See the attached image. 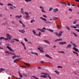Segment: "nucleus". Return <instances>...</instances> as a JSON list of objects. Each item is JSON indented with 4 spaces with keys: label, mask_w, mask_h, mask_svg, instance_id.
Returning a JSON list of instances; mask_svg holds the SVG:
<instances>
[{
    "label": "nucleus",
    "mask_w": 79,
    "mask_h": 79,
    "mask_svg": "<svg viewBox=\"0 0 79 79\" xmlns=\"http://www.w3.org/2000/svg\"><path fill=\"white\" fill-rule=\"evenodd\" d=\"M0 40H2V39H5V38L3 37H1L0 38Z\"/></svg>",
    "instance_id": "58836bf2"
},
{
    "label": "nucleus",
    "mask_w": 79,
    "mask_h": 79,
    "mask_svg": "<svg viewBox=\"0 0 79 79\" xmlns=\"http://www.w3.org/2000/svg\"><path fill=\"white\" fill-rule=\"evenodd\" d=\"M6 37L7 38H8V40H10L11 39V35L8 33L6 34Z\"/></svg>",
    "instance_id": "f03ea898"
},
{
    "label": "nucleus",
    "mask_w": 79,
    "mask_h": 79,
    "mask_svg": "<svg viewBox=\"0 0 79 79\" xmlns=\"http://www.w3.org/2000/svg\"><path fill=\"white\" fill-rule=\"evenodd\" d=\"M58 52L60 53H64V52L63 51H62V52L59 51Z\"/></svg>",
    "instance_id": "c03bdc74"
},
{
    "label": "nucleus",
    "mask_w": 79,
    "mask_h": 79,
    "mask_svg": "<svg viewBox=\"0 0 79 79\" xmlns=\"http://www.w3.org/2000/svg\"><path fill=\"white\" fill-rule=\"evenodd\" d=\"M55 73H56V74H59L60 73L58 71H55Z\"/></svg>",
    "instance_id": "c756f323"
},
{
    "label": "nucleus",
    "mask_w": 79,
    "mask_h": 79,
    "mask_svg": "<svg viewBox=\"0 0 79 79\" xmlns=\"http://www.w3.org/2000/svg\"><path fill=\"white\" fill-rule=\"evenodd\" d=\"M19 76L20 77H23V75H22V74H21V73H20V74H19Z\"/></svg>",
    "instance_id": "79ce46f5"
},
{
    "label": "nucleus",
    "mask_w": 79,
    "mask_h": 79,
    "mask_svg": "<svg viewBox=\"0 0 79 79\" xmlns=\"http://www.w3.org/2000/svg\"><path fill=\"white\" fill-rule=\"evenodd\" d=\"M33 22H35V20H32L31 21V23H32Z\"/></svg>",
    "instance_id": "c9c22d12"
},
{
    "label": "nucleus",
    "mask_w": 79,
    "mask_h": 79,
    "mask_svg": "<svg viewBox=\"0 0 79 79\" xmlns=\"http://www.w3.org/2000/svg\"><path fill=\"white\" fill-rule=\"evenodd\" d=\"M72 34H74L75 37H77V36H78V35L74 32Z\"/></svg>",
    "instance_id": "4be33fe9"
},
{
    "label": "nucleus",
    "mask_w": 79,
    "mask_h": 79,
    "mask_svg": "<svg viewBox=\"0 0 79 79\" xmlns=\"http://www.w3.org/2000/svg\"><path fill=\"white\" fill-rule=\"evenodd\" d=\"M59 45H64L66 44V42H60L59 43Z\"/></svg>",
    "instance_id": "423d86ee"
},
{
    "label": "nucleus",
    "mask_w": 79,
    "mask_h": 79,
    "mask_svg": "<svg viewBox=\"0 0 79 79\" xmlns=\"http://www.w3.org/2000/svg\"><path fill=\"white\" fill-rule=\"evenodd\" d=\"M62 32H60L58 34V35L59 37H61V34H62Z\"/></svg>",
    "instance_id": "aec40b11"
},
{
    "label": "nucleus",
    "mask_w": 79,
    "mask_h": 79,
    "mask_svg": "<svg viewBox=\"0 0 79 79\" xmlns=\"http://www.w3.org/2000/svg\"><path fill=\"white\" fill-rule=\"evenodd\" d=\"M58 68H61V69H62L63 68V67L61 66H58V67H57Z\"/></svg>",
    "instance_id": "a19ab883"
},
{
    "label": "nucleus",
    "mask_w": 79,
    "mask_h": 79,
    "mask_svg": "<svg viewBox=\"0 0 79 79\" xmlns=\"http://www.w3.org/2000/svg\"><path fill=\"white\" fill-rule=\"evenodd\" d=\"M10 8L11 10H13V7L11 6H10Z\"/></svg>",
    "instance_id": "8fccbe9b"
},
{
    "label": "nucleus",
    "mask_w": 79,
    "mask_h": 79,
    "mask_svg": "<svg viewBox=\"0 0 79 79\" xmlns=\"http://www.w3.org/2000/svg\"><path fill=\"white\" fill-rule=\"evenodd\" d=\"M24 64L25 65H26V66H27L28 67H29V66H31V65H30V64H29L25 63Z\"/></svg>",
    "instance_id": "9d476101"
},
{
    "label": "nucleus",
    "mask_w": 79,
    "mask_h": 79,
    "mask_svg": "<svg viewBox=\"0 0 79 79\" xmlns=\"http://www.w3.org/2000/svg\"><path fill=\"white\" fill-rule=\"evenodd\" d=\"M70 47H71V44H69L67 46V48H70Z\"/></svg>",
    "instance_id": "dca6fc26"
},
{
    "label": "nucleus",
    "mask_w": 79,
    "mask_h": 79,
    "mask_svg": "<svg viewBox=\"0 0 79 79\" xmlns=\"http://www.w3.org/2000/svg\"><path fill=\"white\" fill-rule=\"evenodd\" d=\"M47 30H48V31H49V32H53V30L52 29H47Z\"/></svg>",
    "instance_id": "2eb2a0df"
},
{
    "label": "nucleus",
    "mask_w": 79,
    "mask_h": 79,
    "mask_svg": "<svg viewBox=\"0 0 79 79\" xmlns=\"http://www.w3.org/2000/svg\"><path fill=\"white\" fill-rule=\"evenodd\" d=\"M22 24V26L23 27H25V25H24V24H23V23Z\"/></svg>",
    "instance_id": "4d7b16f0"
},
{
    "label": "nucleus",
    "mask_w": 79,
    "mask_h": 79,
    "mask_svg": "<svg viewBox=\"0 0 79 79\" xmlns=\"http://www.w3.org/2000/svg\"><path fill=\"white\" fill-rule=\"evenodd\" d=\"M25 41H26V42H27V40L26 38H24Z\"/></svg>",
    "instance_id": "13d9d810"
},
{
    "label": "nucleus",
    "mask_w": 79,
    "mask_h": 79,
    "mask_svg": "<svg viewBox=\"0 0 79 79\" xmlns=\"http://www.w3.org/2000/svg\"><path fill=\"white\" fill-rule=\"evenodd\" d=\"M5 52V53H7L9 54H10V52H9V51H6Z\"/></svg>",
    "instance_id": "a18cd8bd"
},
{
    "label": "nucleus",
    "mask_w": 79,
    "mask_h": 79,
    "mask_svg": "<svg viewBox=\"0 0 79 79\" xmlns=\"http://www.w3.org/2000/svg\"><path fill=\"white\" fill-rule=\"evenodd\" d=\"M77 21H78V20H75L73 23V24H76Z\"/></svg>",
    "instance_id": "cd10ccee"
},
{
    "label": "nucleus",
    "mask_w": 79,
    "mask_h": 79,
    "mask_svg": "<svg viewBox=\"0 0 79 79\" xmlns=\"http://www.w3.org/2000/svg\"><path fill=\"white\" fill-rule=\"evenodd\" d=\"M42 74H44V75H41V77H43L44 78H45L46 77H46V74H47L46 73H41Z\"/></svg>",
    "instance_id": "20e7f679"
},
{
    "label": "nucleus",
    "mask_w": 79,
    "mask_h": 79,
    "mask_svg": "<svg viewBox=\"0 0 79 79\" xmlns=\"http://www.w3.org/2000/svg\"><path fill=\"white\" fill-rule=\"evenodd\" d=\"M37 49H38V50H39V51H40V52H42V53H44V51L42 50L44 49V48H38Z\"/></svg>",
    "instance_id": "7ed1b4c3"
},
{
    "label": "nucleus",
    "mask_w": 79,
    "mask_h": 79,
    "mask_svg": "<svg viewBox=\"0 0 79 79\" xmlns=\"http://www.w3.org/2000/svg\"><path fill=\"white\" fill-rule=\"evenodd\" d=\"M71 27H73V28H77V27H76V26H74V27H73V26H71Z\"/></svg>",
    "instance_id": "ea45409f"
},
{
    "label": "nucleus",
    "mask_w": 79,
    "mask_h": 79,
    "mask_svg": "<svg viewBox=\"0 0 79 79\" xmlns=\"http://www.w3.org/2000/svg\"><path fill=\"white\" fill-rule=\"evenodd\" d=\"M40 32H45V31L44 30H42V29H41V31H40Z\"/></svg>",
    "instance_id": "72a5a7b5"
},
{
    "label": "nucleus",
    "mask_w": 79,
    "mask_h": 79,
    "mask_svg": "<svg viewBox=\"0 0 79 79\" xmlns=\"http://www.w3.org/2000/svg\"><path fill=\"white\" fill-rule=\"evenodd\" d=\"M66 29H67V30H68L69 31H70V28L68 26L66 27Z\"/></svg>",
    "instance_id": "393cba45"
},
{
    "label": "nucleus",
    "mask_w": 79,
    "mask_h": 79,
    "mask_svg": "<svg viewBox=\"0 0 79 79\" xmlns=\"http://www.w3.org/2000/svg\"><path fill=\"white\" fill-rule=\"evenodd\" d=\"M26 2H31V0H25Z\"/></svg>",
    "instance_id": "473e14b6"
},
{
    "label": "nucleus",
    "mask_w": 79,
    "mask_h": 79,
    "mask_svg": "<svg viewBox=\"0 0 79 79\" xmlns=\"http://www.w3.org/2000/svg\"><path fill=\"white\" fill-rule=\"evenodd\" d=\"M21 44H22V45H23L24 46H25V44H24L23 43V42L22 41H21L20 42Z\"/></svg>",
    "instance_id": "7c9ffc66"
},
{
    "label": "nucleus",
    "mask_w": 79,
    "mask_h": 79,
    "mask_svg": "<svg viewBox=\"0 0 79 79\" xmlns=\"http://www.w3.org/2000/svg\"><path fill=\"white\" fill-rule=\"evenodd\" d=\"M4 39L5 40H8V38H4Z\"/></svg>",
    "instance_id": "052dcab7"
},
{
    "label": "nucleus",
    "mask_w": 79,
    "mask_h": 79,
    "mask_svg": "<svg viewBox=\"0 0 79 79\" xmlns=\"http://www.w3.org/2000/svg\"><path fill=\"white\" fill-rule=\"evenodd\" d=\"M57 27L58 28V29H60L61 27V26L60 25H56Z\"/></svg>",
    "instance_id": "a878e982"
},
{
    "label": "nucleus",
    "mask_w": 79,
    "mask_h": 79,
    "mask_svg": "<svg viewBox=\"0 0 79 79\" xmlns=\"http://www.w3.org/2000/svg\"><path fill=\"white\" fill-rule=\"evenodd\" d=\"M0 72H2L5 70V69H3L2 68H1V69H0Z\"/></svg>",
    "instance_id": "5701e85b"
},
{
    "label": "nucleus",
    "mask_w": 79,
    "mask_h": 79,
    "mask_svg": "<svg viewBox=\"0 0 79 79\" xmlns=\"http://www.w3.org/2000/svg\"><path fill=\"white\" fill-rule=\"evenodd\" d=\"M43 17H44V18H47V16H46V15H43Z\"/></svg>",
    "instance_id": "603ef678"
},
{
    "label": "nucleus",
    "mask_w": 79,
    "mask_h": 79,
    "mask_svg": "<svg viewBox=\"0 0 79 79\" xmlns=\"http://www.w3.org/2000/svg\"><path fill=\"white\" fill-rule=\"evenodd\" d=\"M54 34H56V35H58V32H55L54 33Z\"/></svg>",
    "instance_id": "4c0bfd02"
},
{
    "label": "nucleus",
    "mask_w": 79,
    "mask_h": 79,
    "mask_svg": "<svg viewBox=\"0 0 79 79\" xmlns=\"http://www.w3.org/2000/svg\"><path fill=\"white\" fill-rule=\"evenodd\" d=\"M10 54H11L12 55H15V53H13V52H10Z\"/></svg>",
    "instance_id": "49530a36"
},
{
    "label": "nucleus",
    "mask_w": 79,
    "mask_h": 79,
    "mask_svg": "<svg viewBox=\"0 0 79 79\" xmlns=\"http://www.w3.org/2000/svg\"><path fill=\"white\" fill-rule=\"evenodd\" d=\"M73 50H74L75 51H76V52H78V49L76 48H73Z\"/></svg>",
    "instance_id": "b1692460"
},
{
    "label": "nucleus",
    "mask_w": 79,
    "mask_h": 79,
    "mask_svg": "<svg viewBox=\"0 0 79 79\" xmlns=\"http://www.w3.org/2000/svg\"><path fill=\"white\" fill-rule=\"evenodd\" d=\"M20 67H22V68H26V66H24V67H23V66H20Z\"/></svg>",
    "instance_id": "5fc2aeb1"
},
{
    "label": "nucleus",
    "mask_w": 79,
    "mask_h": 79,
    "mask_svg": "<svg viewBox=\"0 0 79 79\" xmlns=\"http://www.w3.org/2000/svg\"><path fill=\"white\" fill-rule=\"evenodd\" d=\"M48 77L50 79H52L51 77H50V76H49V75H48Z\"/></svg>",
    "instance_id": "69168bd1"
},
{
    "label": "nucleus",
    "mask_w": 79,
    "mask_h": 79,
    "mask_svg": "<svg viewBox=\"0 0 79 79\" xmlns=\"http://www.w3.org/2000/svg\"><path fill=\"white\" fill-rule=\"evenodd\" d=\"M21 12L22 13H24V11H23V9H21Z\"/></svg>",
    "instance_id": "e433bc0d"
},
{
    "label": "nucleus",
    "mask_w": 79,
    "mask_h": 79,
    "mask_svg": "<svg viewBox=\"0 0 79 79\" xmlns=\"http://www.w3.org/2000/svg\"><path fill=\"white\" fill-rule=\"evenodd\" d=\"M25 19H26L28 20L29 19V18H30V16L28 15H26L25 16Z\"/></svg>",
    "instance_id": "1a4fd4ad"
},
{
    "label": "nucleus",
    "mask_w": 79,
    "mask_h": 79,
    "mask_svg": "<svg viewBox=\"0 0 79 79\" xmlns=\"http://www.w3.org/2000/svg\"><path fill=\"white\" fill-rule=\"evenodd\" d=\"M21 59H15L14 61V63H17V62H18L19 61H20Z\"/></svg>",
    "instance_id": "39448f33"
},
{
    "label": "nucleus",
    "mask_w": 79,
    "mask_h": 79,
    "mask_svg": "<svg viewBox=\"0 0 79 79\" xmlns=\"http://www.w3.org/2000/svg\"><path fill=\"white\" fill-rule=\"evenodd\" d=\"M40 8L42 9V10H44V8L41 6H40Z\"/></svg>",
    "instance_id": "37998d69"
},
{
    "label": "nucleus",
    "mask_w": 79,
    "mask_h": 79,
    "mask_svg": "<svg viewBox=\"0 0 79 79\" xmlns=\"http://www.w3.org/2000/svg\"><path fill=\"white\" fill-rule=\"evenodd\" d=\"M40 63H44V62L43 61H41Z\"/></svg>",
    "instance_id": "774afa93"
},
{
    "label": "nucleus",
    "mask_w": 79,
    "mask_h": 79,
    "mask_svg": "<svg viewBox=\"0 0 79 79\" xmlns=\"http://www.w3.org/2000/svg\"><path fill=\"white\" fill-rule=\"evenodd\" d=\"M57 18L56 17H54L53 19V20H55V19H57Z\"/></svg>",
    "instance_id": "680f3d73"
},
{
    "label": "nucleus",
    "mask_w": 79,
    "mask_h": 79,
    "mask_svg": "<svg viewBox=\"0 0 79 79\" xmlns=\"http://www.w3.org/2000/svg\"><path fill=\"white\" fill-rule=\"evenodd\" d=\"M15 58H16V57L15 56H14L12 57V59H14Z\"/></svg>",
    "instance_id": "de8ad7c7"
},
{
    "label": "nucleus",
    "mask_w": 79,
    "mask_h": 79,
    "mask_svg": "<svg viewBox=\"0 0 79 79\" xmlns=\"http://www.w3.org/2000/svg\"><path fill=\"white\" fill-rule=\"evenodd\" d=\"M44 42H45L46 43H47V44H50V42L47 40H44Z\"/></svg>",
    "instance_id": "f8f14e48"
},
{
    "label": "nucleus",
    "mask_w": 79,
    "mask_h": 79,
    "mask_svg": "<svg viewBox=\"0 0 79 79\" xmlns=\"http://www.w3.org/2000/svg\"><path fill=\"white\" fill-rule=\"evenodd\" d=\"M21 17H22V15H20V16L17 15L15 16V18H19V19L20 18H21Z\"/></svg>",
    "instance_id": "9b49d317"
},
{
    "label": "nucleus",
    "mask_w": 79,
    "mask_h": 79,
    "mask_svg": "<svg viewBox=\"0 0 79 79\" xmlns=\"http://www.w3.org/2000/svg\"><path fill=\"white\" fill-rule=\"evenodd\" d=\"M73 48H76V47H77V46H76V45L75 44H73Z\"/></svg>",
    "instance_id": "412c9836"
},
{
    "label": "nucleus",
    "mask_w": 79,
    "mask_h": 79,
    "mask_svg": "<svg viewBox=\"0 0 79 79\" xmlns=\"http://www.w3.org/2000/svg\"><path fill=\"white\" fill-rule=\"evenodd\" d=\"M24 13L25 14V15H29V13H28L27 12H24Z\"/></svg>",
    "instance_id": "09e8293b"
},
{
    "label": "nucleus",
    "mask_w": 79,
    "mask_h": 79,
    "mask_svg": "<svg viewBox=\"0 0 79 79\" xmlns=\"http://www.w3.org/2000/svg\"><path fill=\"white\" fill-rule=\"evenodd\" d=\"M32 32L34 34H36V32H35V30H33L32 31Z\"/></svg>",
    "instance_id": "bb28decb"
},
{
    "label": "nucleus",
    "mask_w": 79,
    "mask_h": 79,
    "mask_svg": "<svg viewBox=\"0 0 79 79\" xmlns=\"http://www.w3.org/2000/svg\"><path fill=\"white\" fill-rule=\"evenodd\" d=\"M76 26H77V27H78L79 28V24H76Z\"/></svg>",
    "instance_id": "338daca9"
},
{
    "label": "nucleus",
    "mask_w": 79,
    "mask_h": 79,
    "mask_svg": "<svg viewBox=\"0 0 79 79\" xmlns=\"http://www.w3.org/2000/svg\"><path fill=\"white\" fill-rule=\"evenodd\" d=\"M52 9H53V8H50L49 10V11H52Z\"/></svg>",
    "instance_id": "864d4df0"
},
{
    "label": "nucleus",
    "mask_w": 79,
    "mask_h": 79,
    "mask_svg": "<svg viewBox=\"0 0 79 79\" xmlns=\"http://www.w3.org/2000/svg\"><path fill=\"white\" fill-rule=\"evenodd\" d=\"M59 40H62V39H58L56 40H54V41L55 42H57L58 41H59Z\"/></svg>",
    "instance_id": "a211bd4d"
},
{
    "label": "nucleus",
    "mask_w": 79,
    "mask_h": 79,
    "mask_svg": "<svg viewBox=\"0 0 79 79\" xmlns=\"http://www.w3.org/2000/svg\"><path fill=\"white\" fill-rule=\"evenodd\" d=\"M63 5H65V6H66V5H67V4L64 2V4Z\"/></svg>",
    "instance_id": "bf43d9fd"
},
{
    "label": "nucleus",
    "mask_w": 79,
    "mask_h": 79,
    "mask_svg": "<svg viewBox=\"0 0 79 79\" xmlns=\"http://www.w3.org/2000/svg\"><path fill=\"white\" fill-rule=\"evenodd\" d=\"M14 40H16L17 42H19V40L18 39L15 38L14 39Z\"/></svg>",
    "instance_id": "2f4dec72"
},
{
    "label": "nucleus",
    "mask_w": 79,
    "mask_h": 79,
    "mask_svg": "<svg viewBox=\"0 0 79 79\" xmlns=\"http://www.w3.org/2000/svg\"><path fill=\"white\" fill-rule=\"evenodd\" d=\"M58 11V9L56 8L55 9H54L53 10L54 12H56V11Z\"/></svg>",
    "instance_id": "6ab92c4d"
},
{
    "label": "nucleus",
    "mask_w": 79,
    "mask_h": 79,
    "mask_svg": "<svg viewBox=\"0 0 79 79\" xmlns=\"http://www.w3.org/2000/svg\"><path fill=\"white\" fill-rule=\"evenodd\" d=\"M40 19H42L43 20V21H44V23H46V24H50L51 23V22L48 21H47V19H45L44 18L41 17L40 18Z\"/></svg>",
    "instance_id": "f257e3e1"
},
{
    "label": "nucleus",
    "mask_w": 79,
    "mask_h": 79,
    "mask_svg": "<svg viewBox=\"0 0 79 79\" xmlns=\"http://www.w3.org/2000/svg\"><path fill=\"white\" fill-rule=\"evenodd\" d=\"M45 56H46V57H48V58H50V59H52V57H50V56L49 55H48L46 54H45Z\"/></svg>",
    "instance_id": "ddd939ff"
},
{
    "label": "nucleus",
    "mask_w": 79,
    "mask_h": 79,
    "mask_svg": "<svg viewBox=\"0 0 79 79\" xmlns=\"http://www.w3.org/2000/svg\"><path fill=\"white\" fill-rule=\"evenodd\" d=\"M40 35H41V33L40 32H39V36H40Z\"/></svg>",
    "instance_id": "e2e57ef3"
},
{
    "label": "nucleus",
    "mask_w": 79,
    "mask_h": 79,
    "mask_svg": "<svg viewBox=\"0 0 79 79\" xmlns=\"http://www.w3.org/2000/svg\"><path fill=\"white\" fill-rule=\"evenodd\" d=\"M60 3H61V4H63H63L64 3V2L60 1Z\"/></svg>",
    "instance_id": "6e6d98bb"
},
{
    "label": "nucleus",
    "mask_w": 79,
    "mask_h": 79,
    "mask_svg": "<svg viewBox=\"0 0 79 79\" xmlns=\"http://www.w3.org/2000/svg\"><path fill=\"white\" fill-rule=\"evenodd\" d=\"M6 47L10 51H12V52H14V51H13V49H11V48L9 46H7Z\"/></svg>",
    "instance_id": "0eeeda50"
},
{
    "label": "nucleus",
    "mask_w": 79,
    "mask_h": 79,
    "mask_svg": "<svg viewBox=\"0 0 79 79\" xmlns=\"http://www.w3.org/2000/svg\"><path fill=\"white\" fill-rule=\"evenodd\" d=\"M75 30L76 31H77V32H79V30L78 29H75Z\"/></svg>",
    "instance_id": "3c124183"
},
{
    "label": "nucleus",
    "mask_w": 79,
    "mask_h": 79,
    "mask_svg": "<svg viewBox=\"0 0 79 79\" xmlns=\"http://www.w3.org/2000/svg\"><path fill=\"white\" fill-rule=\"evenodd\" d=\"M19 23L22 24L23 23L21 22V20H19Z\"/></svg>",
    "instance_id": "0e129e2a"
},
{
    "label": "nucleus",
    "mask_w": 79,
    "mask_h": 79,
    "mask_svg": "<svg viewBox=\"0 0 79 79\" xmlns=\"http://www.w3.org/2000/svg\"><path fill=\"white\" fill-rule=\"evenodd\" d=\"M41 11L43 13H46V12L44 10V9H41Z\"/></svg>",
    "instance_id": "f704fd0d"
},
{
    "label": "nucleus",
    "mask_w": 79,
    "mask_h": 79,
    "mask_svg": "<svg viewBox=\"0 0 79 79\" xmlns=\"http://www.w3.org/2000/svg\"><path fill=\"white\" fill-rule=\"evenodd\" d=\"M19 31L20 32H21V33H24V32H25V31L24 30H19Z\"/></svg>",
    "instance_id": "6e6552de"
},
{
    "label": "nucleus",
    "mask_w": 79,
    "mask_h": 79,
    "mask_svg": "<svg viewBox=\"0 0 79 79\" xmlns=\"http://www.w3.org/2000/svg\"><path fill=\"white\" fill-rule=\"evenodd\" d=\"M31 53L32 54H35V55H37V56H39V55L38 54V53H37L33 52H31Z\"/></svg>",
    "instance_id": "4468645a"
},
{
    "label": "nucleus",
    "mask_w": 79,
    "mask_h": 79,
    "mask_svg": "<svg viewBox=\"0 0 79 79\" xmlns=\"http://www.w3.org/2000/svg\"><path fill=\"white\" fill-rule=\"evenodd\" d=\"M8 6H13V4H11V3H8L7 4Z\"/></svg>",
    "instance_id": "c85d7f7f"
},
{
    "label": "nucleus",
    "mask_w": 79,
    "mask_h": 79,
    "mask_svg": "<svg viewBox=\"0 0 79 79\" xmlns=\"http://www.w3.org/2000/svg\"><path fill=\"white\" fill-rule=\"evenodd\" d=\"M73 53L76 54V55H77V56H79V55L78 54V53L76 52L73 51Z\"/></svg>",
    "instance_id": "f3484780"
}]
</instances>
